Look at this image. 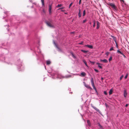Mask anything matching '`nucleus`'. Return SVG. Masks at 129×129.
Returning <instances> with one entry per match:
<instances>
[{
  "instance_id": "5701e85b",
  "label": "nucleus",
  "mask_w": 129,
  "mask_h": 129,
  "mask_svg": "<svg viewBox=\"0 0 129 129\" xmlns=\"http://www.w3.org/2000/svg\"><path fill=\"white\" fill-rule=\"evenodd\" d=\"M93 27H94L95 26V20L93 21Z\"/></svg>"
},
{
  "instance_id": "c756f323",
  "label": "nucleus",
  "mask_w": 129,
  "mask_h": 129,
  "mask_svg": "<svg viewBox=\"0 0 129 129\" xmlns=\"http://www.w3.org/2000/svg\"><path fill=\"white\" fill-rule=\"evenodd\" d=\"M73 4V3H71L70 4V5H69V8H70V7L72 6V5Z\"/></svg>"
},
{
  "instance_id": "c03bdc74",
  "label": "nucleus",
  "mask_w": 129,
  "mask_h": 129,
  "mask_svg": "<svg viewBox=\"0 0 129 129\" xmlns=\"http://www.w3.org/2000/svg\"><path fill=\"white\" fill-rule=\"evenodd\" d=\"M101 79L102 80H103V77H102L101 78Z\"/></svg>"
},
{
  "instance_id": "412c9836",
  "label": "nucleus",
  "mask_w": 129,
  "mask_h": 129,
  "mask_svg": "<svg viewBox=\"0 0 129 129\" xmlns=\"http://www.w3.org/2000/svg\"><path fill=\"white\" fill-rule=\"evenodd\" d=\"M62 6V5L61 4H58L57 5V7L58 8H59V7H61Z\"/></svg>"
},
{
  "instance_id": "a18cd8bd",
  "label": "nucleus",
  "mask_w": 129,
  "mask_h": 129,
  "mask_svg": "<svg viewBox=\"0 0 129 129\" xmlns=\"http://www.w3.org/2000/svg\"><path fill=\"white\" fill-rule=\"evenodd\" d=\"M43 11L44 13L45 12V11L44 10V9L43 10Z\"/></svg>"
},
{
  "instance_id": "7ed1b4c3",
  "label": "nucleus",
  "mask_w": 129,
  "mask_h": 129,
  "mask_svg": "<svg viewBox=\"0 0 129 129\" xmlns=\"http://www.w3.org/2000/svg\"><path fill=\"white\" fill-rule=\"evenodd\" d=\"M46 23L49 26L51 27H54V26L50 22H47Z\"/></svg>"
},
{
  "instance_id": "37998d69",
  "label": "nucleus",
  "mask_w": 129,
  "mask_h": 129,
  "mask_svg": "<svg viewBox=\"0 0 129 129\" xmlns=\"http://www.w3.org/2000/svg\"><path fill=\"white\" fill-rule=\"evenodd\" d=\"M116 47H117V48H118V45H117V44L116 43Z\"/></svg>"
},
{
  "instance_id": "c85d7f7f",
  "label": "nucleus",
  "mask_w": 129,
  "mask_h": 129,
  "mask_svg": "<svg viewBox=\"0 0 129 129\" xmlns=\"http://www.w3.org/2000/svg\"><path fill=\"white\" fill-rule=\"evenodd\" d=\"M114 50V49H113V47H111L110 49V51H111L112 50Z\"/></svg>"
},
{
  "instance_id": "4c0bfd02",
  "label": "nucleus",
  "mask_w": 129,
  "mask_h": 129,
  "mask_svg": "<svg viewBox=\"0 0 129 129\" xmlns=\"http://www.w3.org/2000/svg\"><path fill=\"white\" fill-rule=\"evenodd\" d=\"M96 64L98 65H99L100 64L98 62L96 63Z\"/></svg>"
},
{
  "instance_id": "f704fd0d",
  "label": "nucleus",
  "mask_w": 129,
  "mask_h": 129,
  "mask_svg": "<svg viewBox=\"0 0 129 129\" xmlns=\"http://www.w3.org/2000/svg\"><path fill=\"white\" fill-rule=\"evenodd\" d=\"M98 67L100 69H102V67L100 65H98Z\"/></svg>"
},
{
  "instance_id": "2f4dec72",
  "label": "nucleus",
  "mask_w": 129,
  "mask_h": 129,
  "mask_svg": "<svg viewBox=\"0 0 129 129\" xmlns=\"http://www.w3.org/2000/svg\"><path fill=\"white\" fill-rule=\"evenodd\" d=\"M72 56L73 58H76V57L73 54H72Z\"/></svg>"
},
{
  "instance_id": "393cba45",
  "label": "nucleus",
  "mask_w": 129,
  "mask_h": 129,
  "mask_svg": "<svg viewBox=\"0 0 129 129\" xmlns=\"http://www.w3.org/2000/svg\"><path fill=\"white\" fill-rule=\"evenodd\" d=\"M87 122L89 125H90V122L89 121V120H87Z\"/></svg>"
},
{
  "instance_id": "4468645a",
  "label": "nucleus",
  "mask_w": 129,
  "mask_h": 129,
  "mask_svg": "<svg viewBox=\"0 0 129 129\" xmlns=\"http://www.w3.org/2000/svg\"><path fill=\"white\" fill-rule=\"evenodd\" d=\"M51 63V62L49 60H47L46 61V63L47 65H49Z\"/></svg>"
},
{
  "instance_id": "f8f14e48",
  "label": "nucleus",
  "mask_w": 129,
  "mask_h": 129,
  "mask_svg": "<svg viewBox=\"0 0 129 129\" xmlns=\"http://www.w3.org/2000/svg\"><path fill=\"white\" fill-rule=\"evenodd\" d=\"M127 95V93L126 92V91L125 90L124 91V97L126 98Z\"/></svg>"
},
{
  "instance_id": "6ab92c4d",
  "label": "nucleus",
  "mask_w": 129,
  "mask_h": 129,
  "mask_svg": "<svg viewBox=\"0 0 129 129\" xmlns=\"http://www.w3.org/2000/svg\"><path fill=\"white\" fill-rule=\"evenodd\" d=\"M83 61L85 64V65L87 67H88V66L87 65V63L85 60H83Z\"/></svg>"
},
{
  "instance_id": "20e7f679",
  "label": "nucleus",
  "mask_w": 129,
  "mask_h": 129,
  "mask_svg": "<svg viewBox=\"0 0 129 129\" xmlns=\"http://www.w3.org/2000/svg\"><path fill=\"white\" fill-rule=\"evenodd\" d=\"M84 85L85 86L86 88L90 89H92L91 88L89 85L86 84L85 82H84Z\"/></svg>"
},
{
  "instance_id": "49530a36",
  "label": "nucleus",
  "mask_w": 129,
  "mask_h": 129,
  "mask_svg": "<svg viewBox=\"0 0 129 129\" xmlns=\"http://www.w3.org/2000/svg\"><path fill=\"white\" fill-rule=\"evenodd\" d=\"M92 63L93 64H94V62H92Z\"/></svg>"
},
{
  "instance_id": "6e6552de",
  "label": "nucleus",
  "mask_w": 129,
  "mask_h": 129,
  "mask_svg": "<svg viewBox=\"0 0 129 129\" xmlns=\"http://www.w3.org/2000/svg\"><path fill=\"white\" fill-rule=\"evenodd\" d=\"M97 23V27L96 29H98L100 25V23L98 21H97L96 22Z\"/></svg>"
},
{
  "instance_id": "39448f33",
  "label": "nucleus",
  "mask_w": 129,
  "mask_h": 129,
  "mask_svg": "<svg viewBox=\"0 0 129 129\" xmlns=\"http://www.w3.org/2000/svg\"><path fill=\"white\" fill-rule=\"evenodd\" d=\"M52 9V5H50L49 6V14H51V10Z\"/></svg>"
},
{
  "instance_id": "b1692460",
  "label": "nucleus",
  "mask_w": 129,
  "mask_h": 129,
  "mask_svg": "<svg viewBox=\"0 0 129 129\" xmlns=\"http://www.w3.org/2000/svg\"><path fill=\"white\" fill-rule=\"evenodd\" d=\"M128 73H127L126 74V76H125V77H124V78L125 79H126L127 78V77H128Z\"/></svg>"
},
{
  "instance_id": "de8ad7c7",
  "label": "nucleus",
  "mask_w": 129,
  "mask_h": 129,
  "mask_svg": "<svg viewBox=\"0 0 129 129\" xmlns=\"http://www.w3.org/2000/svg\"><path fill=\"white\" fill-rule=\"evenodd\" d=\"M89 24H91V22H90L89 23Z\"/></svg>"
},
{
  "instance_id": "79ce46f5",
  "label": "nucleus",
  "mask_w": 129,
  "mask_h": 129,
  "mask_svg": "<svg viewBox=\"0 0 129 129\" xmlns=\"http://www.w3.org/2000/svg\"><path fill=\"white\" fill-rule=\"evenodd\" d=\"M120 1L121 2H122L123 3H124V0H120Z\"/></svg>"
},
{
  "instance_id": "cd10ccee",
  "label": "nucleus",
  "mask_w": 129,
  "mask_h": 129,
  "mask_svg": "<svg viewBox=\"0 0 129 129\" xmlns=\"http://www.w3.org/2000/svg\"><path fill=\"white\" fill-rule=\"evenodd\" d=\"M104 93L106 95H107V92L105 91H104Z\"/></svg>"
},
{
  "instance_id": "a19ab883",
  "label": "nucleus",
  "mask_w": 129,
  "mask_h": 129,
  "mask_svg": "<svg viewBox=\"0 0 129 129\" xmlns=\"http://www.w3.org/2000/svg\"><path fill=\"white\" fill-rule=\"evenodd\" d=\"M108 54H109V53L108 52H107L106 53V54L107 55H108Z\"/></svg>"
},
{
  "instance_id": "9d476101",
  "label": "nucleus",
  "mask_w": 129,
  "mask_h": 129,
  "mask_svg": "<svg viewBox=\"0 0 129 129\" xmlns=\"http://www.w3.org/2000/svg\"><path fill=\"white\" fill-rule=\"evenodd\" d=\"M81 76L82 77H84L86 75V74L83 72H82L81 73Z\"/></svg>"
},
{
  "instance_id": "a211bd4d",
  "label": "nucleus",
  "mask_w": 129,
  "mask_h": 129,
  "mask_svg": "<svg viewBox=\"0 0 129 129\" xmlns=\"http://www.w3.org/2000/svg\"><path fill=\"white\" fill-rule=\"evenodd\" d=\"M112 92H113V90L112 89H110L109 92V94L110 95V94H112Z\"/></svg>"
},
{
  "instance_id": "58836bf2",
  "label": "nucleus",
  "mask_w": 129,
  "mask_h": 129,
  "mask_svg": "<svg viewBox=\"0 0 129 129\" xmlns=\"http://www.w3.org/2000/svg\"><path fill=\"white\" fill-rule=\"evenodd\" d=\"M74 33H75V32L73 31V32H71V34H74Z\"/></svg>"
},
{
  "instance_id": "423d86ee",
  "label": "nucleus",
  "mask_w": 129,
  "mask_h": 129,
  "mask_svg": "<svg viewBox=\"0 0 129 129\" xmlns=\"http://www.w3.org/2000/svg\"><path fill=\"white\" fill-rule=\"evenodd\" d=\"M79 12L78 13V16L79 18H80L81 17V10L80 9H79Z\"/></svg>"
},
{
  "instance_id": "c9c22d12",
  "label": "nucleus",
  "mask_w": 129,
  "mask_h": 129,
  "mask_svg": "<svg viewBox=\"0 0 129 129\" xmlns=\"http://www.w3.org/2000/svg\"><path fill=\"white\" fill-rule=\"evenodd\" d=\"M83 42H81V43H79V44L81 45L83 44Z\"/></svg>"
},
{
  "instance_id": "ddd939ff",
  "label": "nucleus",
  "mask_w": 129,
  "mask_h": 129,
  "mask_svg": "<svg viewBox=\"0 0 129 129\" xmlns=\"http://www.w3.org/2000/svg\"><path fill=\"white\" fill-rule=\"evenodd\" d=\"M86 46L90 48L91 49L93 47L91 45H86Z\"/></svg>"
},
{
  "instance_id": "f3484780",
  "label": "nucleus",
  "mask_w": 129,
  "mask_h": 129,
  "mask_svg": "<svg viewBox=\"0 0 129 129\" xmlns=\"http://www.w3.org/2000/svg\"><path fill=\"white\" fill-rule=\"evenodd\" d=\"M41 1L42 6H44V0H41Z\"/></svg>"
},
{
  "instance_id": "bb28decb",
  "label": "nucleus",
  "mask_w": 129,
  "mask_h": 129,
  "mask_svg": "<svg viewBox=\"0 0 129 129\" xmlns=\"http://www.w3.org/2000/svg\"><path fill=\"white\" fill-rule=\"evenodd\" d=\"M112 56L110 57L109 59V61H110L112 60Z\"/></svg>"
},
{
  "instance_id": "f03ea898",
  "label": "nucleus",
  "mask_w": 129,
  "mask_h": 129,
  "mask_svg": "<svg viewBox=\"0 0 129 129\" xmlns=\"http://www.w3.org/2000/svg\"><path fill=\"white\" fill-rule=\"evenodd\" d=\"M91 106L95 110H96L97 112L100 113V112L99 110L97 109L96 107L94 106H93V105L92 104H91Z\"/></svg>"
},
{
  "instance_id": "a878e982",
  "label": "nucleus",
  "mask_w": 129,
  "mask_h": 129,
  "mask_svg": "<svg viewBox=\"0 0 129 129\" xmlns=\"http://www.w3.org/2000/svg\"><path fill=\"white\" fill-rule=\"evenodd\" d=\"M123 75H122L120 77V80H121L122 79V78H123Z\"/></svg>"
},
{
  "instance_id": "0eeeda50",
  "label": "nucleus",
  "mask_w": 129,
  "mask_h": 129,
  "mask_svg": "<svg viewBox=\"0 0 129 129\" xmlns=\"http://www.w3.org/2000/svg\"><path fill=\"white\" fill-rule=\"evenodd\" d=\"M100 61H101V62H104V63H107L108 62V60L106 59H104V60H102V59H100Z\"/></svg>"
},
{
  "instance_id": "dca6fc26",
  "label": "nucleus",
  "mask_w": 129,
  "mask_h": 129,
  "mask_svg": "<svg viewBox=\"0 0 129 129\" xmlns=\"http://www.w3.org/2000/svg\"><path fill=\"white\" fill-rule=\"evenodd\" d=\"M86 13V11L85 10H84L83 11V16H84L85 15Z\"/></svg>"
},
{
  "instance_id": "f257e3e1",
  "label": "nucleus",
  "mask_w": 129,
  "mask_h": 129,
  "mask_svg": "<svg viewBox=\"0 0 129 129\" xmlns=\"http://www.w3.org/2000/svg\"><path fill=\"white\" fill-rule=\"evenodd\" d=\"M108 5L111 7L112 8L115 10L116 9V7L114 4L112 3H109Z\"/></svg>"
},
{
  "instance_id": "1a4fd4ad",
  "label": "nucleus",
  "mask_w": 129,
  "mask_h": 129,
  "mask_svg": "<svg viewBox=\"0 0 129 129\" xmlns=\"http://www.w3.org/2000/svg\"><path fill=\"white\" fill-rule=\"evenodd\" d=\"M91 85L93 87V89L95 90L96 91V88L95 86L94 83V82L91 83Z\"/></svg>"
},
{
  "instance_id": "9b49d317",
  "label": "nucleus",
  "mask_w": 129,
  "mask_h": 129,
  "mask_svg": "<svg viewBox=\"0 0 129 129\" xmlns=\"http://www.w3.org/2000/svg\"><path fill=\"white\" fill-rule=\"evenodd\" d=\"M117 52L118 53H119L122 55L124 56L125 57V55L122 53L119 50H117Z\"/></svg>"
},
{
  "instance_id": "473e14b6",
  "label": "nucleus",
  "mask_w": 129,
  "mask_h": 129,
  "mask_svg": "<svg viewBox=\"0 0 129 129\" xmlns=\"http://www.w3.org/2000/svg\"><path fill=\"white\" fill-rule=\"evenodd\" d=\"M86 20L85 19V20H83V23H84L85 22H86Z\"/></svg>"
},
{
  "instance_id": "72a5a7b5",
  "label": "nucleus",
  "mask_w": 129,
  "mask_h": 129,
  "mask_svg": "<svg viewBox=\"0 0 129 129\" xmlns=\"http://www.w3.org/2000/svg\"><path fill=\"white\" fill-rule=\"evenodd\" d=\"M81 0H79V5H80L81 4Z\"/></svg>"
},
{
  "instance_id": "4be33fe9",
  "label": "nucleus",
  "mask_w": 129,
  "mask_h": 129,
  "mask_svg": "<svg viewBox=\"0 0 129 129\" xmlns=\"http://www.w3.org/2000/svg\"><path fill=\"white\" fill-rule=\"evenodd\" d=\"M91 83L94 82V80L93 78H91Z\"/></svg>"
},
{
  "instance_id": "aec40b11",
  "label": "nucleus",
  "mask_w": 129,
  "mask_h": 129,
  "mask_svg": "<svg viewBox=\"0 0 129 129\" xmlns=\"http://www.w3.org/2000/svg\"><path fill=\"white\" fill-rule=\"evenodd\" d=\"M81 51L83 52L84 53H86L88 52V51H86L82 50H81Z\"/></svg>"
},
{
  "instance_id": "e433bc0d",
  "label": "nucleus",
  "mask_w": 129,
  "mask_h": 129,
  "mask_svg": "<svg viewBox=\"0 0 129 129\" xmlns=\"http://www.w3.org/2000/svg\"><path fill=\"white\" fill-rule=\"evenodd\" d=\"M63 8H64L63 7H62V8H59L58 9V10H60V9H63Z\"/></svg>"
},
{
  "instance_id": "ea45409f",
  "label": "nucleus",
  "mask_w": 129,
  "mask_h": 129,
  "mask_svg": "<svg viewBox=\"0 0 129 129\" xmlns=\"http://www.w3.org/2000/svg\"><path fill=\"white\" fill-rule=\"evenodd\" d=\"M128 104H126L125 105V106L126 107H127V106H128Z\"/></svg>"
},
{
  "instance_id": "7c9ffc66",
  "label": "nucleus",
  "mask_w": 129,
  "mask_h": 129,
  "mask_svg": "<svg viewBox=\"0 0 129 129\" xmlns=\"http://www.w3.org/2000/svg\"><path fill=\"white\" fill-rule=\"evenodd\" d=\"M94 70L97 73H98L99 72L98 70L96 69H94Z\"/></svg>"
},
{
  "instance_id": "2eb2a0df",
  "label": "nucleus",
  "mask_w": 129,
  "mask_h": 129,
  "mask_svg": "<svg viewBox=\"0 0 129 129\" xmlns=\"http://www.w3.org/2000/svg\"><path fill=\"white\" fill-rule=\"evenodd\" d=\"M98 124L99 126L100 127V129H103V126L100 124L99 123H98Z\"/></svg>"
}]
</instances>
